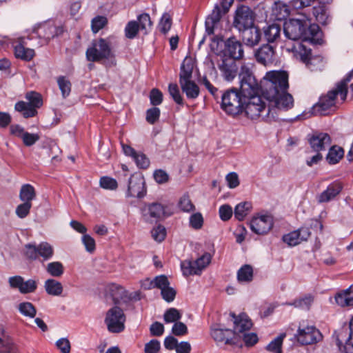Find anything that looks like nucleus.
I'll return each mask as SVG.
<instances>
[{
	"label": "nucleus",
	"instance_id": "nucleus-41",
	"mask_svg": "<svg viewBox=\"0 0 353 353\" xmlns=\"http://www.w3.org/2000/svg\"><path fill=\"white\" fill-rule=\"evenodd\" d=\"M285 337V334H280L268 345L266 350L272 353H282L281 347Z\"/></svg>",
	"mask_w": 353,
	"mask_h": 353
},
{
	"label": "nucleus",
	"instance_id": "nucleus-23",
	"mask_svg": "<svg viewBox=\"0 0 353 353\" xmlns=\"http://www.w3.org/2000/svg\"><path fill=\"white\" fill-rule=\"evenodd\" d=\"M309 143L314 151L320 152L330 145L331 138L327 133H316L309 139Z\"/></svg>",
	"mask_w": 353,
	"mask_h": 353
},
{
	"label": "nucleus",
	"instance_id": "nucleus-26",
	"mask_svg": "<svg viewBox=\"0 0 353 353\" xmlns=\"http://www.w3.org/2000/svg\"><path fill=\"white\" fill-rule=\"evenodd\" d=\"M194 63L191 58L185 57L181 65L179 82L191 81Z\"/></svg>",
	"mask_w": 353,
	"mask_h": 353
},
{
	"label": "nucleus",
	"instance_id": "nucleus-11",
	"mask_svg": "<svg viewBox=\"0 0 353 353\" xmlns=\"http://www.w3.org/2000/svg\"><path fill=\"white\" fill-rule=\"evenodd\" d=\"M217 66L222 77L228 81H232L237 75L238 67L236 60L226 54H219Z\"/></svg>",
	"mask_w": 353,
	"mask_h": 353
},
{
	"label": "nucleus",
	"instance_id": "nucleus-19",
	"mask_svg": "<svg viewBox=\"0 0 353 353\" xmlns=\"http://www.w3.org/2000/svg\"><path fill=\"white\" fill-rule=\"evenodd\" d=\"M221 54H226L235 60L240 59L243 57L242 44L234 37H230L225 41V48Z\"/></svg>",
	"mask_w": 353,
	"mask_h": 353
},
{
	"label": "nucleus",
	"instance_id": "nucleus-22",
	"mask_svg": "<svg viewBox=\"0 0 353 353\" xmlns=\"http://www.w3.org/2000/svg\"><path fill=\"white\" fill-rule=\"evenodd\" d=\"M337 345L345 353H353V331L340 330L336 335Z\"/></svg>",
	"mask_w": 353,
	"mask_h": 353
},
{
	"label": "nucleus",
	"instance_id": "nucleus-9",
	"mask_svg": "<svg viewBox=\"0 0 353 353\" xmlns=\"http://www.w3.org/2000/svg\"><path fill=\"white\" fill-rule=\"evenodd\" d=\"M212 256L208 252H205L194 261H184L181 262V267L183 275L200 274L210 263Z\"/></svg>",
	"mask_w": 353,
	"mask_h": 353
},
{
	"label": "nucleus",
	"instance_id": "nucleus-54",
	"mask_svg": "<svg viewBox=\"0 0 353 353\" xmlns=\"http://www.w3.org/2000/svg\"><path fill=\"white\" fill-rule=\"evenodd\" d=\"M312 10L316 20L321 23H325L327 19L325 8L323 6H319L314 7Z\"/></svg>",
	"mask_w": 353,
	"mask_h": 353
},
{
	"label": "nucleus",
	"instance_id": "nucleus-45",
	"mask_svg": "<svg viewBox=\"0 0 353 353\" xmlns=\"http://www.w3.org/2000/svg\"><path fill=\"white\" fill-rule=\"evenodd\" d=\"M26 99L28 101V104L34 107L35 110L40 108L43 104L42 98L40 94L35 92L26 93Z\"/></svg>",
	"mask_w": 353,
	"mask_h": 353
},
{
	"label": "nucleus",
	"instance_id": "nucleus-58",
	"mask_svg": "<svg viewBox=\"0 0 353 353\" xmlns=\"http://www.w3.org/2000/svg\"><path fill=\"white\" fill-rule=\"evenodd\" d=\"M31 208L32 203L23 202L17 207L16 214L19 218L23 219L29 214Z\"/></svg>",
	"mask_w": 353,
	"mask_h": 353
},
{
	"label": "nucleus",
	"instance_id": "nucleus-44",
	"mask_svg": "<svg viewBox=\"0 0 353 353\" xmlns=\"http://www.w3.org/2000/svg\"><path fill=\"white\" fill-rule=\"evenodd\" d=\"M1 353H18V350L12 341L5 335L1 336Z\"/></svg>",
	"mask_w": 353,
	"mask_h": 353
},
{
	"label": "nucleus",
	"instance_id": "nucleus-25",
	"mask_svg": "<svg viewBox=\"0 0 353 353\" xmlns=\"http://www.w3.org/2000/svg\"><path fill=\"white\" fill-rule=\"evenodd\" d=\"M342 190L340 183H334L330 184L327 189L323 191L319 196L320 203L328 202L338 195Z\"/></svg>",
	"mask_w": 353,
	"mask_h": 353
},
{
	"label": "nucleus",
	"instance_id": "nucleus-29",
	"mask_svg": "<svg viewBox=\"0 0 353 353\" xmlns=\"http://www.w3.org/2000/svg\"><path fill=\"white\" fill-rule=\"evenodd\" d=\"M14 55L18 59L29 61L33 59L35 52L33 49L26 48L22 43H19L14 46Z\"/></svg>",
	"mask_w": 353,
	"mask_h": 353
},
{
	"label": "nucleus",
	"instance_id": "nucleus-4",
	"mask_svg": "<svg viewBox=\"0 0 353 353\" xmlns=\"http://www.w3.org/2000/svg\"><path fill=\"white\" fill-rule=\"evenodd\" d=\"M85 54L89 61H108L110 65H116L114 54L112 50L110 42L108 39L100 38L94 40L92 46L87 49Z\"/></svg>",
	"mask_w": 353,
	"mask_h": 353
},
{
	"label": "nucleus",
	"instance_id": "nucleus-36",
	"mask_svg": "<svg viewBox=\"0 0 353 353\" xmlns=\"http://www.w3.org/2000/svg\"><path fill=\"white\" fill-rule=\"evenodd\" d=\"M252 208L250 202L245 201L239 203L234 209V216L239 221H242L250 213Z\"/></svg>",
	"mask_w": 353,
	"mask_h": 353
},
{
	"label": "nucleus",
	"instance_id": "nucleus-63",
	"mask_svg": "<svg viewBox=\"0 0 353 353\" xmlns=\"http://www.w3.org/2000/svg\"><path fill=\"white\" fill-rule=\"evenodd\" d=\"M232 208L229 205H223L219 208V216L222 221H228L232 216Z\"/></svg>",
	"mask_w": 353,
	"mask_h": 353
},
{
	"label": "nucleus",
	"instance_id": "nucleus-42",
	"mask_svg": "<svg viewBox=\"0 0 353 353\" xmlns=\"http://www.w3.org/2000/svg\"><path fill=\"white\" fill-rule=\"evenodd\" d=\"M232 333V330L230 329H221V328H212L211 336L214 341L217 342H223L229 343V339L226 337V333Z\"/></svg>",
	"mask_w": 353,
	"mask_h": 353
},
{
	"label": "nucleus",
	"instance_id": "nucleus-12",
	"mask_svg": "<svg viewBox=\"0 0 353 353\" xmlns=\"http://www.w3.org/2000/svg\"><path fill=\"white\" fill-rule=\"evenodd\" d=\"M254 14L248 6H241L237 8L234 19V26L239 31L254 26Z\"/></svg>",
	"mask_w": 353,
	"mask_h": 353
},
{
	"label": "nucleus",
	"instance_id": "nucleus-24",
	"mask_svg": "<svg viewBox=\"0 0 353 353\" xmlns=\"http://www.w3.org/2000/svg\"><path fill=\"white\" fill-rule=\"evenodd\" d=\"M242 39L245 45L252 47L257 45L261 40V32L259 28L254 26L241 30Z\"/></svg>",
	"mask_w": 353,
	"mask_h": 353
},
{
	"label": "nucleus",
	"instance_id": "nucleus-15",
	"mask_svg": "<svg viewBox=\"0 0 353 353\" xmlns=\"http://www.w3.org/2000/svg\"><path fill=\"white\" fill-rule=\"evenodd\" d=\"M291 50L296 54V57L305 63L311 70L316 69L315 67L316 61L321 62L320 57H312L311 50L306 48L301 43L298 42L294 44Z\"/></svg>",
	"mask_w": 353,
	"mask_h": 353
},
{
	"label": "nucleus",
	"instance_id": "nucleus-32",
	"mask_svg": "<svg viewBox=\"0 0 353 353\" xmlns=\"http://www.w3.org/2000/svg\"><path fill=\"white\" fill-rule=\"evenodd\" d=\"M36 197V192L34 187L30 184H24L21 186L19 198L23 202L32 203Z\"/></svg>",
	"mask_w": 353,
	"mask_h": 353
},
{
	"label": "nucleus",
	"instance_id": "nucleus-52",
	"mask_svg": "<svg viewBox=\"0 0 353 353\" xmlns=\"http://www.w3.org/2000/svg\"><path fill=\"white\" fill-rule=\"evenodd\" d=\"M172 17L168 13H164L159 23L160 31L166 34L172 26Z\"/></svg>",
	"mask_w": 353,
	"mask_h": 353
},
{
	"label": "nucleus",
	"instance_id": "nucleus-7",
	"mask_svg": "<svg viewBox=\"0 0 353 353\" xmlns=\"http://www.w3.org/2000/svg\"><path fill=\"white\" fill-rule=\"evenodd\" d=\"M239 79L240 92L246 99L258 94L261 88V83L259 84L255 77L247 66L241 67Z\"/></svg>",
	"mask_w": 353,
	"mask_h": 353
},
{
	"label": "nucleus",
	"instance_id": "nucleus-20",
	"mask_svg": "<svg viewBox=\"0 0 353 353\" xmlns=\"http://www.w3.org/2000/svg\"><path fill=\"white\" fill-rule=\"evenodd\" d=\"M311 232L307 228H301L283 236V241L290 246H295L305 241L310 236Z\"/></svg>",
	"mask_w": 353,
	"mask_h": 353
},
{
	"label": "nucleus",
	"instance_id": "nucleus-39",
	"mask_svg": "<svg viewBox=\"0 0 353 353\" xmlns=\"http://www.w3.org/2000/svg\"><path fill=\"white\" fill-rule=\"evenodd\" d=\"M46 270L47 272L54 277H60L64 272V267L59 261L49 263Z\"/></svg>",
	"mask_w": 353,
	"mask_h": 353
},
{
	"label": "nucleus",
	"instance_id": "nucleus-14",
	"mask_svg": "<svg viewBox=\"0 0 353 353\" xmlns=\"http://www.w3.org/2000/svg\"><path fill=\"white\" fill-rule=\"evenodd\" d=\"M254 57L259 63L265 66H270L277 62L276 50L270 44L261 46L256 50Z\"/></svg>",
	"mask_w": 353,
	"mask_h": 353
},
{
	"label": "nucleus",
	"instance_id": "nucleus-62",
	"mask_svg": "<svg viewBox=\"0 0 353 353\" xmlns=\"http://www.w3.org/2000/svg\"><path fill=\"white\" fill-rule=\"evenodd\" d=\"M203 219L201 213H195L190 216V225L194 229L198 230L203 226Z\"/></svg>",
	"mask_w": 353,
	"mask_h": 353
},
{
	"label": "nucleus",
	"instance_id": "nucleus-5",
	"mask_svg": "<svg viewBox=\"0 0 353 353\" xmlns=\"http://www.w3.org/2000/svg\"><path fill=\"white\" fill-rule=\"evenodd\" d=\"M221 108L228 114L236 115L243 110L246 98L236 88L226 90L221 97Z\"/></svg>",
	"mask_w": 353,
	"mask_h": 353
},
{
	"label": "nucleus",
	"instance_id": "nucleus-37",
	"mask_svg": "<svg viewBox=\"0 0 353 353\" xmlns=\"http://www.w3.org/2000/svg\"><path fill=\"white\" fill-rule=\"evenodd\" d=\"M272 10L277 20L281 21L285 19L290 14L288 6L281 2L275 3Z\"/></svg>",
	"mask_w": 353,
	"mask_h": 353
},
{
	"label": "nucleus",
	"instance_id": "nucleus-50",
	"mask_svg": "<svg viewBox=\"0 0 353 353\" xmlns=\"http://www.w3.org/2000/svg\"><path fill=\"white\" fill-rule=\"evenodd\" d=\"M153 239L157 242L163 241L166 236V230L164 226L159 225L151 230Z\"/></svg>",
	"mask_w": 353,
	"mask_h": 353
},
{
	"label": "nucleus",
	"instance_id": "nucleus-31",
	"mask_svg": "<svg viewBox=\"0 0 353 353\" xmlns=\"http://www.w3.org/2000/svg\"><path fill=\"white\" fill-rule=\"evenodd\" d=\"M44 288L46 292L52 296H59L63 292L62 284L54 279H50L45 281Z\"/></svg>",
	"mask_w": 353,
	"mask_h": 353
},
{
	"label": "nucleus",
	"instance_id": "nucleus-43",
	"mask_svg": "<svg viewBox=\"0 0 353 353\" xmlns=\"http://www.w3.org/2000/svg\"><path fill=\"white\" fill-rule=\"evenodd\" d=\"M181 316L182 314L179 310L176 308L171 307L165 312L163 319L167 323H176L181 319Z\"/></svg>",
	"mask_w": 353,
	"mask_h": 353
},
{
	"label": "nucleus",
	"instance_id": "nucleus-18",
	"mask_svg": "<svg viewBox=\"0 0 353 353\" xmlns=\"http://www.w3.org/2000/svg\"><path fill=\"white\" fill-rule=\"evenodd\" d=\"M145 192L144 179L140 175H132L129 179L127 196L141 198Z\"/></svg>",
	"mask_w": 353,
	"mask_h": 353
},
{
	"label": "nucleus",
	"instance_id": "nucleus-59",
	"mask_svg": "<svg viewBox=\"0 0 353 353\" xmlns=\"http://www.w3.org/2000/svg\"><path fill=\"white\" fill-rule=\"evenodd\" d=\"M150 103L153 105H159L163 101V94L157 88H153L150 93Z\"/></svg>",
	"mask_w": 353,
	"mask_h": 353
},
{
	"label": "nucleus",
	"instance_id": "nucleus-46",
	"mask_svg": "<svg viewBox=\"0 0 353 353\" xmlns=\"http://www.w3.org/2000/svg\"><path fill=\"white\" fill-rule=\"evenodd\" d=\"M108 23V19L104 16H97L91 21V28L93 33H97Z\"/></svg>",
	"mask_w": 353,
	"mask_h": 353
},
{
	"label": "nucleus",
	"instance_id": "nucleus-34",
	"mask_svg": "<svg viewBox=\"0 0 353 353\" xmlns=\"http://www.w3.org/2000/svg\"><path fill=\"white\" fill-rule=\"evenodd\" d=\"M237 279L241 283H250L253 279V268L250 265H243L237 272Z\"/></svg>",
	"mask_w": 353,
	"mask_h": 353
},
{
	"label": "nucleus",
	"instance_id": "nucleus-48",
	"mask_svg": "<svg viewBox=\"0 0 353 353\" xmlns=\"http://www.w3.org/2000/svg\"><path fill=\"white\" fill-rule=\"evenodd\" d=\"M168 91L173 100L179 105H183V99L176 83H170Z\"/></svg>",
	"mask_w": 353,
	"mask_h": 353
},
{
	"label": "nucleus",
	"instance_id": "nucleus-10",
	"mask_svg": "<svg viewBox=\"0 0 353 353\" xmlns=\"http://www.w3.org/2000/svg\"><path fill=\"white\" fill-rule=\"evenodd\" d=\"M125 316L123 310L119 307H113L110 309L105 319V322L110 332L119 333L124 330Z\"/></svg>",
	"mask_w": 353,
	"mask_h": 353
},
{
	"label": "nucleus",
	"instance_id": "nucleus-13",
	"mask_svg": "<svg viewBox=\"0 0 353 353\" xmlns=\"http://www.w3.org/2000/svg\"><path fill=\"white\" fill-rule=\"evenodd\" d=\"M296 337L301 345L314 344L323 339L321 332L314 326L299 327Z\"/></svg>",
	"mask_w": 353,
	"mask_h": 353
},
{
	"label": "nucleus",
	"instance_id": "nucleus-51",
	"mask_svg": "<svg viewBox=\"0 0 353 353\" xmlns=\"http://www.w3.org/2000/svg\"><path fill=\"white\" fill-rule=\"evenodd\" d=\"M179 208L186 212H190L194 210V205L192 203L188 195H183L181 197L179 201Z\"/></svg>",
	"mask_w": 353,
	"mask_h": 353
},
{
	"label": "nucleus",
	"instance_id": "nucleus-1",
	"mask_svg": "<svg viewBox=\"0 0 353 353\" xmlns=\"http://www.w3.org/2000/svg\"><path fill=\"white\" fill-rule=\"evenodd\" d=\"M289 74L285 70L266 72L261 81V90L264 99L277 110L287 111L294 106L293 97L288 92Z\"/></svg>",
	"mask_w": 353,
	"mask_h": 353
},
{
	"label": "nucleus",
	"instance_id": "nucleus-27",
	"mask_svg": "<svg viewBox=\"0 0 353 353\" xmlns=\"http://www.w3.org/2000/svg\"><path fill=\"white\" fill-rule=\"evenodd\" d=\"M182 91L185 94L188 99H195L199 94V86L192 80L179 82Z\"/></svg>",
	"mask_w": 353,
	"mask_h": 353
},
{
	"label": "nucleus",
	"instance_id": "nucleus-16",
	"mask_svg": "<svg viewBox=\"0 0 353 353\" xmlns=\"http://www.w3.org/2000/svg\"><path fill=\"white\" fill-rule=\"evenodd\" d=\"M222 7L223 8L220 6L216 5L211 14L206 18L205 31L208 35L214 34L216 30L218 29L222 15V10H223L224 13L228 10L227 6L223 5Z\"/></svg>",
	"mask_w": 353,
	"mask_h": 353
},
{
	"label": "nucleus",
	"instance_id": "nucleus-47",
	"mask_svg": "<svg viewBox=\"0 0 353 353\" xmlns=\"http://www.w3.org/2000/svg\"><path fill=\"white\" fill-rule=\"evenodd\" d=\"M139 28L137 21H129L125 28V37L128 39H134L137 35Z\"/></svg>",
	"mask_w": 353,
	"mask_h": 353
},
{
	"label": "nucleus",
	"instance_id": "nucleus-35",
	"mask_svg": "<svg viewBox=\"0 0 353 353\" xmlns=\"http://www.w3.org/2000/svg\"><path fill=\"white\" fill-rule=\"evenodd\" d=\"M343 149L338 145H334L329 150L326 160L330 164H336L343 158Z\"/></svg>",
	"mask_w": 353,
	"mask_h": 353
},
{
	"label": "nucleus",
	"instance_id": "nucleus-3",
	"mask_svg": "<svg viewBox=\"0 0 353 353\" xmlns=\"http://www.w3.org/2000/svg\"><path fill=\"white\" fill-rule=\"evenodd\" d=\"M263 98V96L258 94L247 97L243 105V110L246 115L251 119H256L259 117L263 120L275 119L277 108L270 106L269 102L268 106L266 107Z\"/></svg>",
	"mask_w": 353,
	"mask_h": 353
},
{
	"label": "nucleus",
	"instance_id": "nucleus-2",
	"mask_svg": "<svg viewBox=\"0 0 353 353\" xmlns=\"http://www.w3.org/2000/svg\"><path fill=\"white\" fill-rule=\"evenodd\" d=\"M350 79L347 77L336 84L335 88L323 95L319 102L313 106L314 114L325 115L327 111L335 107L338 103H343L347 94V83Z\"/></svg>",
	"mask_w": 353,
	"mask_h": 353
},
{
	"label": "nucleus",
	"instance_id": "nucleus-17",
	"mask_svg": "<svg viewBox=\"0 0 353 353\" xmlns=\"http://www.w3.org/2000/svg\"><path fill=\"white\" fill-rule=\"evenodd\" d=\"M250 226L252 231L257 234H267L273 226L272 218L268 215L254 217Z\"/></svg>",
	"mask_w": 353,
	"mask_h": 353
},
{
	"label": "nucleus",
	"instance_id": "nucleus-60",
	"mask_svg": "<svg viewBox=\"0 0 353 353\" xmlns=\"http://www.w3.org/2000/svg\"><path fill=\"white\" fill-rule=\"evenodd\" d=\"M39 139L40 137L39 134H32L28 132H26L21 137L23 144L28 147L34 145L37 141L39 140Z\"/></svg>",
	"mask_w": 353,
	"mask_h": 353
},
{
	"label": "nucleus",
	"instance_id": "nucleus-49",
	"mask_svg": "<svg viewBox=\"0 0 353 353\" xmlns=\"http://www.w3.org/2000/svg\"><path fill=\"white\" fill-rule=\"evenodd\" d=\"M312 302L313 297L310 295H307L295 300L292 305L296 307L301 308L303 310H309Z\"/></svg>",
	"mask_w": 353,
	"mask_h": 353
},
{
	"label": "nucleus",
	"instance_id": "nucleus-55",
	"mask_svg": "<svg viewBox=\"0 0 353 353\" xmlns=\"http://www.w3.org/2000/svg\"><path fill=\"white\" fill-rule=\"evenodd\" d=\"M100 185L104 189L116 190L118 184L114 179L109 176H103L100 179Z\"/></svg>",
	"mask_w": 353,
	"mask_h": 353
},
{
	"label": "nucleus",
	"instance_id": "nucleus-30",
	"mask_svg": "<svg viewBox=\"0 0 353 353\" xmlns=\"http://www.w3.org/2000/svg\"><path fill=\"white\" fill-rule=\"evenodd\" d=\"M281 31L279 25L271 24L264 28V37L269 43L275 42L280 38Z\"/></svg>",
	"mask_w": 353,
	"mask_h": 353
},
{
	"label": "nucleus",
	"instance_id": "nucleus-28",
	"mask_svg": "<svg viewBox=\"0 0 353 353\" xmlns=\"http://www.w3.org/2000/svg\"><path fill=\"white\" fill-rule=\"evenodd\" d=\"M336 303L342 307L353 305V285L335 296Z\"/></svg>",
	"mask_w": 353,
	"mask_h": 353
},
{
	"label": "nucleus",
	"instance_id": "nucleus-40",
	"mask_svg": "<svg viewBox=\"0 0 353 353\" xmlns=\"http://www.w3.org/2000/svg\"><path fill=\"white\" fill-rule=\"evenodd\" d=\"M18 310L23 315L34 318L37 314V310L32 303L30 302H23L18 305Z\"/></svg>",
	"mask_w": 353,
	"mask_h": 353
},
{
	"label": "nucleus",
	"instance_id": "nucleus-64",
	"mask_svg": "<svg viewBox=\"0 0 353 353\" xmlns=\"http://www.w3.org/2000/svg\"><path fill=\"white\" fill-rule=\"evenodd\" d=\"M160 343L156 339L151 340L145 345V353H157L160 350Z\"/></svg>",
	"mask_w": 353,
	"mask_h": 353
},
{
	"label": "nucleus",
	"instance_id": "nucleus-8",
	"mask_svg": "<svg viewBox=\"0 0 353 353\" xmlns=\"http://www.w3.org/2000/svg\"><path fill=\"white\" fill-rule=\"evenodd\" d=\"M26 256L32 260L42 259L43 261L50 259L54 254L53 247L47 242L36 244H27L25 245Z\"/></svg>",
	"mask_w": 353,
	"mask_h": 353
},
{
	"label": "nucleus",
	"instance_id": "nucleus-56",
	"mask_svg": "<svg viewBox=\"0 0 353 353\" xmlns=\"http://www.w3.org/2000/svg\"><path fill=\"white\" fill-rule=\"evenodd\" d=\"M160 110L158 108L154 107L150 108L146 112V121L150 123H155L159 119Z\"/></svg>",
	"mask_w": 353,
	"mask_h": 353
},
{
	"label": "nucleus",
	"instance_id": "nucleus-38",
	"mask_svg": "<svg viewBox=\"0 0 353 353\" xmlns=\"http://www.w3.org/2000/svg\"><path fill=\"white\" fill-rule=\"evenodd\" d=\"M148 212L150 217L159 219L165 215V208L163 205L154 203L148 208Z\"/></svg>",
	"mask_w": 353,
	"mask_h": 353
},
{
	"label": "nucleus",
	"instance_id": "nucleus-21",
	"mask_svg": "<svg viewBox=\"0 0 353 353\" xmlns=\"http://www.w3.org/2000/svg\"><path fill=\"white\" fill-rule=\"evenodd\" d=\"M230 316L234 321V328L232 332L234 334L240 336L252 327V323L246 314H241L236 316L234 313H230Z\"/></svg>",
	"mask_w": 353,
	"mask_h": 353
},
{
	"label": "nucleus",
	"instance_id": "nucleus-53",
	"mask_svg": "<svg viewBox=\"0 0 353 353\" xmlns=\"http://www.w3.org/2000/svg\"><path fill=\"white\" fill-rule=\"evenodd\" d=\"M37 288V283L34 279H29L26 281L23 280V283L20 288V292L21 294H28L34 292Z\"/></svg>",
	"mask_w": 353,
	"mask_h": 353
},
{
	"label": "nucleus",
	"instance_id": "nucleus-61",
	"mask_svg": "<svg viewBox=\"0 0 353 353\" xmlns=\"http://www.w3.org/2000/svg\"><path fill=\"white\" fill-rule=\"evenodd\" d=\"M176 290L174 288L170 287V285L161 290L162 298L168 303L174 301L176 296Z\"/></svg>",
	"mask_w": 353,
	"mask_h": 353
},
{
	"label": "nucleus",
	"instance_id": "nucleus-57",
	"mask_svg": "<svg viewBox=\"0 0 353 353\" xmlns=\"http://www.w3.org/2000/svg\"><path fill=\"white\" fill-rule=\"evenodd\" d=\"M57 81L63 97H65L68 96L71 90L70 82L63 77H59Z\"/></svg>",
	"mask_w": 353,
	"mask_h": 353
},
{
	"label": "nucleus",
	"instance_id": "nucleus-6",
	"mask_svg": "<svg viewBox=\"0 0 353 353\" xmlns=\"http://www.w3.org/2000/svg\"><path fill=\"white\" fill-rule=\"evenodd\" d=\"M310 26V19L306 17L291 19L285 23L284 33L287 38L292 41L305 39L307 27Z\"/></svg>",
	"mask_w": 353,
	"mask_h": 353
},
{
	"label": "nucleus",
	"instance_id": "nucleus-33",
	"mask_svg": "<svg viewBox=\"0 0 353 353\" xmlns=\"http://www.w3.org/2000/svg\"><path fill=\"white\" fill-rule=\"evenodd\" d=\"M14 108L16 111L21 112L24 118L33 117L37 114L34 107L23 101L17 102Z\"/></svg>",
	"mask_w": 353,
	"mask_h": 353
}]
</instances>
